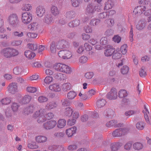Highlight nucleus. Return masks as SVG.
<instances>
[{"mask_svg": "<svg viewBox=\"0 0 151 151\" xmlns=\"http://www.w3.org/2000/svg\"><path fill=\"white\" fill-rule=\"evenodd\" d=\"M56 77L58 79L60 80H64L66 79V75L61 73H58Z\"/></svg>", "mask_w": 151, "mask_h": 151, "instance_id": "nucleus-45", "label": "nucleus"}, {"mask_svg": "<svg viewBox=\"0 0 151 151\" xmlns=\"http://www.w3.org/2000/svg\"><path fill=\"white\" fill-rule=\"evenodd\" d=\"M145 124L143 121H140L137 122L136 125V128L138 130H142L144 128Z\"/></svg>", "mask_w": 151, "mask_h": 151, "instance_id": "nucleus-31", "label": "nucleus"}, {"mask_svg": "<svg viewBox=\"0 0 151 151\" xmlns=\"http://www.w3.org/2000/svg\"><path fill=\"white\" fill-rule=\"evenodd\" d=\"M100 43L102 45H105L107 43V38L105 37H102L100 40Z\"/></svg>", "mask_w": 151, "mask_h": 151, "instance_id": "nucleus-58", "label": "nucleus"}, {"mask_svg": "<svg viewBox=\"0 0 151 151\" xmlns=\"http://www.w3.org/2000/svg\"><path fill=\"white\" fill-rule=\"evenodd\" d=\"M66 121L64 119H60L57 122V127L59 128H62L65 127Z\"/></svg>", "mask_w": 151, "mask_h": 151, "instance_id": "nucleus-22", "label": "nucleus"}, {"mask_svg": "<svg viewBox=\"0 0 151 151\" xmlns=\"http://www.w3.org/2000/svg\"><path fill=\"white\" fill-rule=\"evenodd\" d=\"M122 145V144L120 142L112 143L111 145V150L113 151H116Z\"/></svg>", "mask_w": 151, "mask_h": 151, "instance_id": "nucleus-20", "label": "nucleus"}, {"mask_svg": "<svg viewBox=\"0 0 151 151\" xmlns=\"http://www.w3.org/2000/svg\"><path fill=\"white\" fill-rule=\"evenodd\" d=\"M107 97L109 99H115L117 98V91L115 88H112L111 91L107 94Z\"/></svg>", "mask_w": 151, "mask_h": 151, "instance_id": "nucleus-13", "label": "nucleus"}, {"mask_svg": "<svg viewBox=\"0 0 151 151\" xmlns=\"http://www.w3.org/2000/svg\"><path fill=\"white\" fill-rule=\"evenodd\" d=\"M115 50L114 48L110 45H107L106 49L104 51V54L107 57L111 56L113 55Z\"/></svg>", "mask_w": 151, "mask_h": 151, "instance_id": "nucleus-12", "label": "nucleus"}, {"mask_svg": "<svg viewBox=\"0 0 151 151\" xmlns=\"http://www.w3.org/2000/svg\"><path fill=\"white\" fill-rule=\"evenodd\" d=\"M53 80V78L51 76H48L46 77L44 80L45 83L47 84H49L51 83Z\"/></svg>", "mask_w": 151, "mask_h": 151, "instance_id": "nucleus-43", "label": "nucleus"}, {"mask_svg": "<svg viewBox=\"0 0 151 151\" xmlns=\"http://www.w3.org/2000/svg\"><path fill=\"white\" fill-rule=\"evenodd\" d=\"M132 143L130 142L127 143L124 146V149L127 150H130L132 147Z\"/></svg>", "mask_w": 151, "mask_h": 151, "instance_id": "nucleus-60", "label": "nucleus"}, {"mask_svg": "<svg viewBox=\"0 0 151 151\" xmlns=\"http://www.w3.org/2000/svg\"><path fill=\"white\" fill-rule=\"evenodd\" d=\"M32 8L31 5L29 4H24L22 9L23 10L29 11Z\"/></svg>", "mask_w": 151, "mask_h": 151, "instance_id": "nucleus-41", "label": "nucleus"}, {"mask_svg": "<svg viewBox=\"0 0 151 151\" xmlns=\"http://www.w3.org/2000/svg\"><path fill=\"white\" fill-rule=\"evenodd\" d=\"M128 131V129L126 128L116 129L113 132L112 135L115 137H120L125 135Z\"/></svg>", "mask_w": 151, "mask_h": 151, "instance_id": "nucleus-8", "label": "nucleus"}, {"mask_svg": "<svg viewBox=\"0 0 151 151\" xmlns=\"http://www.w3.org/2000/svg\"><path fill=\"white\" fill-rule=\"evenodd\" d=\"M21 20L22 22L24 24H27L29 23L32 20V14L29 12H25L22 14Z\"/></svg>", "mask_w": 151, "mask_h": 151, "instance_id": "nucleus-6", "label": "nucleus"}, {"mask_svg": "<svg viewBox=\"0 0 151 151\" xmlns=\"http://www.w3.org/2000/svg\"><path fill=\"white\" fill-rule=\"evenodd\" d=\"M145 26V24L143 22L140 21L136 25V28L139 30H141L143 29Z\"/></svg>", "mask_w": 151, "mask_h": 151, "instance_id": "nucleus-36", "label": "nucleus"}, {"mask_svg": "<svg viewBox=\"0 0 151 151\" xmlns=\"http://www.w3.org/2000/svg\"><path fill=\"white\" fill-rule=\"evenodd\" d=\"M146 10L145 6H139L135 7L133 11L134 13L137 15H140Z\"/></svg>", "mask_w": 151, "mask_h": 151, "instance_id": "nucleus-11", "label": "nucleus"}, {"mask_svg": "<svg viewBox=\"0 0 151 151\" xmlns=\"http://www.w3.org/2000/svg\"><path fill=\"white\" fill-rule=\"evenodd\" d=\"M51 12L52 13L54 16H56L58 15L59 13V12L58 9L57 7L53 6L51 9Z\"/></svg>", "mask_w": 151, "mask_h": 151, "instance_id": "nucleus-35", "label": "nucleus"}, {"mask_svg": "<svg viewBox=\"0 0 151 151\" xmlns=\"http://www.w3.org/2000/svg\"><path fill=\"white\" fill-rule=\"evenodd\" d=\"M8 90L9 92L12 93H14L18 91L17 84L13 83L10 84L8 87Z\"/></svg>", "mask_w": 151, "mask_h": 151, "instance_id": "nucleus-17", "label": "nucleus"}, {"mask_svg": "<svg viewBox=\"0 0 151 151\" xmlns=\"http://www.w3.org/2000/svg\"><path fill=\"white\" fill-rule=\"evenodd\" d=\"M7 21L12 25H16L19 21L18 17L16 14H11L8 17Z\"/></svg>", "mask_w": 151, "mask_h": 151, "instance_id": "nucleus-7", "label": "nucleus"}, {"mask_svg": "<svg viewBox=\"0 0 151 151\" xmlns=\"http://www.w3.org/2000/svg\"><path fill=\"white\" fill-rule=\"evenodd\" d=\"M127 91L124 90H121L118 93L119 97L121 98L126 97L127 96Z\"/></svg>", "mask_w": 151, "mask_h": 151, "instance_id": "nucleus-32", "label": "nucleus"}, {"mask_svg": "<svg viewBox=\"0 0 151 151\" xmlns=\"http://www.w3.org/2000/svg\"><path fill=\"white\" fill-rule=\"evenodd\" d=\"M28 46L29 49L33 50H35L37 49V44H28Z\"/></svg>", "mask_w": 151, "mask_h": 151, "instance_id": "nucleus-40", "label": "nucleus"}, {"mask_svg": "<svg viewBox=\"0 0 151 151\" xmlns=\"http://www.w3.org/2000/svg\"><path fill=\"white\" fill-rule=\"evenodd\" d=\"M45 9L42 6H39L38 8V17H41L45 13Z\"/></svg>", "mask_w": 151, "mask_h": 151, "instance_id": "nucleus-37", "label": "nucleus"}, {"mask_svg": "<svg viewBox=\"0 0 151 151\" xmlns=\"http://www.w3.org/2000/svg\"><path fill=\"white\" fill-rule=\"evenodd\" d=\"M71 87L70 84L69 83H66L63 84L62 88L63 91H67L70 89Z\"/></svg>", "mask_w": 151, "mask_h": 151, "instance_id": "nucleus-29", "label": "nucleus"}, {"mask_svg": "<svg viewBox=\"0 0 151 151\" xmlns=\"http://www.w3.org/2000/svg\"><path fill=\"white\" fill-rule=\"evenodd\" d=\"M64 135V133L63 132H60L55 133L53 135V137H63Z\"/></svg>", "mask_w": 151, "mask_h": 151, "instance_id": "nucleus-59", "label": "nucleus"}, {"mask_svg": "<svg viewBox=\"0 0 151 151\" xmlns=\"http://www.w3.org/2000/svg\"><path fill=\"white\" fill-rule=\"evenodd\" d=\"M88 60V58L87 57L83 56L79 58V61L80 63L83 64L86 63Z\"/></svg>", "mask_w": 151, "mask_h": 151, "instance_id": "nucleus-39", "label": "nucleus"}, {"mask_svg": "<svg viewBox=\"0 0 151 151\" xmlns=\"http://www.w3.org/2000/svg\"><path fill=\"white\" fill-rule=\"evenodd\" d=\"M121 56L122 55L120 53L116 51L114 52V53L113 54L112 58L113 59L116 60L120 58Z\"/></svg>", "mask_w": 151, "mask_h": 151, "instance_id": "nucleus-44", "label": "nucleus"}, {"mask_svg": "<svg viewBox=\"0 0 151 151\" xmlns=\"http://www.w3.org/2000/svg\"><path fill=\"white\" fill-rule=\"evenodd\" d=\"M73 112V109L70 107H66L64 110L63 114L65 116L70 117Z\"/></svg>", "mask_w": 151, "mask_h": 151, "instance_id": "nucleus-19", "label": "nucleus"}, {"mask_svg": "<svg viewBox=\"0 0 151 151\" xmlns=\"http://www.w3.org/2000/svg\"><path fill=\"white\" fill-rule=\"evenodd\" d=\"M106 104V100L103 99L98 100L96 103L97 106L99 108H101L104 106Z\"/></svg>", "mask_w": 151, "mask_h": 151, "instance_id": "nucleus-28", "label": "nucleus"}, {"mask_svg": "<svg viewBox=\"0 0 151 151\" xmlns=\"http://www.w3.org/2000/svg\"><path fill=\"white\" fill-rule=\"evenodd\" d=\"M100 22L99 19H93L90 22V24L91 25L94 26L98 25Z\"/></svg>", "mask_w": 151, "mask_h": 151, "instance_id": "nucleus-51", "label": "nucleus"}, {"mask_svg": "<svg viewBox=\"0 0 151 151\" xmlns=\"http://www.w3.org/2000/svg\"><path fill=\"white\" fill-rule=\"evenodd\" d=\"M117 121L113 120L107 122L106 124L107 127L114 126L116 127H121L122 124L121 123L117 124Z\"/></svg>", "mask_w": 151, "mask_h": 151, "instance_id": "nucleus-21", "label": "nucleus"}, {"mask_svg": "<svg viewBox=\"0 0 151 151\" xmlns=\"http://www.w3.org/2000/svg\"><path fill=\"white\" fill-rule=\"evenodd\" d=\"M143 112L144 114V117L147 123L149 122L148 116L149 114V106L147 104H145L144 106Z\"/></svg>", "mask_w": 151, "mask_h": 151, "instance_id": "nucleus-16", "label": "nucleus"}, {"mask_svg": "<svg viewBox=\"0 0 151 151\" xmlns=\"http://www.w3.org/2000/svg\"><path fill=\"white\" fill-rule=\"evenodd\" d=\"M133 147L136 150H139L143 148V146L142 144L139 142H136L133 144Z\"/></svg>", "mask_w": 151, "mask_h": 151, "instance_id": "nucleus-26", "label": "nucleus"}, {"mask_svg": "<svg viewBox=\"0 0 151 151\" xmlns=\"http://www.w3.org/2000/svg\"><path fill=\"white\" fill-rule=\"evenodd\" d=\"M85 49L86 51H90L92 49V47L88 43H86L84 45Z\"/></svg>", "mask_w": 151, "mask_h": 151, "instance_id": "nucleus-62", "label": "nucleus"}, {"mask_svg": "<svg viewBox=\"0 0 151 151\" xmlns=\"http://www.w3.org/2000/svg\"><path fill=\"white\" fill-rule=\"evenodd\" d=\"M75 14V13L74 12H68L66 14V17L68 18H72L74 17Z\"/></svg>", "mask_w": 151, "mask_h": 151, "instance_id": "nucleus-63", "label": "nucleus"}, {"mask_svg": "<svg viewBox=\"0 0 151 151\" xmlns=\"http://www.w3.org/2000/svg\"><path fill=\"white\" fill-rule=\"evenodd\" d=\"M10 99L6 98L2 99L1 101L3 104L6 105L9 104L11 102Z\"/></svg>", "mask_w": 151, "mask_h": 151, "instance_id": "nucleus-56", "label": "nucleus"}, {"mask_svg": "<svg viewBox=\"0 0 151 151\" xmlns=\"http://www.w3.org/2000/svg\"><path fill=\"white\" fill-rule=\"evenodd\" d=\"M76 120L73 118L72 119H69L68 121V125L72 126L76 123Z\"/></svg>", "mask_w": 151, "mask_h": 151, "instance_id": "nucleus-64", "label": "nucleus"}, {"mask_svg": "<svg viewBox=\"0 0 151 151\" xmlns=\"http://www.w3.org/2000/svg\"><path fill=\"white\" fill-rule=\"evenodd\" d=\"M67 45V41L63 40H60L56 44V47L58 49H63L66 47Z\"/></svg>", "mask_w": 151, "mask_h": 151, "instance_id": "nucleus-14", "label": "nucleus"}, {"mask_svg": "<svg viewBox=\"0 0 151 151\" xmlns=\"http://www.w3.org/2000/svg\"><path fill=\"white\" fill-rule=\"evenodd\" d=\"M78 96L80 97L81 99L82 100H85L88 98L86 93L83 94L81 92L79 93Z\"/></svg>", "mask_w": 151, "mask_h": 151, "instance_id": "nucleus-48", "label": "nucleus"}, {"mask_svg": "<svg viewBox=\"0 0 151 151\" xmlns=\"http://www.w3.org/2000/svg\"><path fill=\"white\" fill-rule=\"evenodd\" d=\"M114 6V2L111 0H108L105 3L104 10H107L111 9Z\"/></svg>", "mask_w": 151, "mask_h": 151, "instance_id": "nucleus-18", "label": "nucleus"}, {"mask_svg": "<svg viewBox=\"0 0 151 151\" xmlns=\"http://www.w3.org/2000/svg\"><path fill=\"white\" fill-rule=\"evenodd\" d=\"M19 107V105L15 103H13L11 106L12 109L14 112H16L18 110Z\"/></svg>", "mask_w": 151, "mask_h": 151, "instance_id": "nucleus-49", "label": "nucleus"}, {"mask_svg": "<svg viewBox=\"0 0 151 151\" xmlns=\"http://www.w3.org/2000/svg\"><path fill=\"white\" fill-rule=\"evenodd\" d=\"M4 56L7 58H9L17 56L19 52L17 50L11 47H7L3 49L2 51Z\"/></svg>", "mask_w": 151, "mask_h": 151, "instance_id": "nucleus-2", "label": "nucleus"}, {"mask_svg": "<svg viewBox=\"0 0 151 151\" xmlns=\"http://www.w3.org/2000/svg\"><path fill=\"white\" fill-rule=\"evenodd\" d=\"M47 100V97L43 96H40L38 98V101L40 103L46 102Z\"/></svg>", "mask_w": 151, "mask_h": 151, "instance_id": "nucleus-61", "label": "nucleus"}, {"mask_svg": "<svg viewBox=\"0 0 151 151\" xmlns=\"http://www.w3.org/2000/svg\"><path fill=\"white\" fill-rule=\"evenodd\" d=\"M76 96V93L73 91H70L67 93V97L70 100L74 99Z\"/></svg>", "mask_w": 151, "mask_h": 151, "instance_id": "nucleus-30", "label": "nucleus"}, {"mask_svg": "<svg viewBox=\"0 0 151 151\" xmlns=\"http://www.w3.org/2000/svg\"><path fill=\"white\" fill-rule=\"evenodd\" d=\"M49 88L51 91L55 92H59L61 90L60 84L58 83H55L50 85Z\"/></svg>", "mask_w": 151, "mask_h": 151, "instance_id": "nucleus-9", "label": "nucleus"}, {"mask_svg": "<svg viewBox=\"0 0 151 151\" xmlns=\"http://www.w3.org/2000/svg\"><path fill=\"white\" fill-rule=\"evenodd\" d=\"M129 70V68L127 66H123L121 69V72L123 74H126L127 73Z\"/></svg>", "mask_w": 151, "mask_h": 151, "instance_id": "nucleus-47", "label": "nucleus"}, {"mask_svg": "<svg viewBox=\"0 0 151 151\" xmlns=\"http://www.w3.org/2000/svg\"><path fill=\"white\" fill-rule=\"evenodd\" d=\"M22 71V69L21 68L18 67L15 68L13 69V72L16 75H18Z\"/></svg>", "mask_w": 151, "mask_h": 151, "instance_id": "nucleus-55", "label": "nucleus"}, {"mask_svg": "<svg viewBox=\"0 0 151 151\" xmlns=\"http://www.w3.org/2000/svg\"><path fill=\"white\" fill-rule=\"evenodd\" d=\"M93 73L92 72H88L85 75V77L87 79L91 78L93 76Z\"/></svg>", "mask_w": 151, "mask_h": 151, "instance_id": "nucleus-57", "label": "nucleus"}, {"mask_svg": "<svg viewBox=\"0 0 151 151\" xmlns=\"http://www.w3.org/2000/svg\"><path fill=\"white\" fill-rule=\"evenodd\" d=\"M47 139V137L45 136H38V142H46Z\"/></svg>", "mask_w": 151, "mask_h": 151, "instance_id": "nucleus-52", "label": "nucleus"}, {"mask_svg": "<svg viewBox=\"0 0 151 151\" xmlns=\"http://www.w3.org/2000/svg\"><path fill=\"white\" fill-rule=\"evenodd\" d=\"M80 24V21L79 20L76 19L73 21L69 23L68 25L70 27H77Z\"/></svg>", "mask_w": 151, "mask_h": 151, "instance_id": "nucleus-34", "label": "nucleus"}, {"mask_svg": "<svg viewBox=\"0 0 151 151\" xmlns=\"http://www.w3.org/2000/svg\"><path fill=\"white\" fill-rule=\"evenodd\" d=\"M71 1L73 6L76 7L78 6L79 3L81 0H71Z\"/></svg>", "mask_w": 151, "mask_h": 151, "instance_id": "nucleus-54", "label": "nucleus"}, {"mask_svg": "<svg viewBox=\"0 0 151 151\" xmlns=\"http://www.w3.org/2000/svg\"><path fill=\"white\" fill-rule=\"evenodd\" d=\"M49 149L52 151H62L63 148L61 146L53 145L49 146Z\"/></svg>", "mask_w": 151, "mask_h": 151, "instance_id": "nucleus-23", "label": "nucleus"}, {"mask_svg": "<svg viewBox=\"0 0 151 151\" xmlns=\"http://www.w3.org/2000/svg\"><path fill=\"white\" fill-rule=\"evenodd\" d=\"M35 108L33 106H30L25 109L24 112H25L26 114H27L32 113Z\"/></svg>", "mask_w": 151, "mask_h": 151, "instance_id": "nucleus-42", "label": "nucleus"}, {"mask_svg": "<svg viewBox=\"0 0 151 151\" xmlns=\"http://www.w3.org/2000/svg\"><path fill=\"white\" fill-rule=\"evenodd\" d=\"M53 68L55 70L66 74H70L72 71L71 68L68 65L60 63H55Z\"/></svg>", "mask_w": 151, "mask_h": 151, "instance_id": "nucleus-1", "label": "nucleus"}, {"mask_svg": "<svg viewBox=\"0 0 151 151\" xmlns=\"http://www.w3.org/2000/svg\"><path fill=\"white\" fill-rule=\"evenodd\" d=\"M59 56L64 60H67L73 56L72 52L67 50H62L58 52Z\"/></svg>", "mask_w": 151, "mask_h": 151, "instance_id": "nucleus-5", "label": "nucleus"}, {"mask_svg": "<svg viewBox=\"0 0 151 151\" xmlns=\"http://www.w3.org/2000/svg\"><path fill=\"white\" fill-rule=\"evenodd\" d=\"M76 127H72L66 130V134L68 137H71L76 133Z\"/></svg>", "mask_w": 151, "mask_h": 151, "instance_id": "nucleus-15", "label": "nucleus"}, {"mask_svg": "<svg viewBox=\"0 0 151 151\" xmlns=\"http://www.w3.org/2000/svg\"><path fill=\"white\" fill-rule=\"evenodd\" d=\"M127 45L126 44H124L122 45L121 47V52L123 55L125 54L127 52Z\"/></svg>", "mask_w": 151, "mask_h": 151, "instance_id": "nucleus-50", "label": "nucleus"}, {"mask_svg": "<svg viewBox=\"0 0 151 151\" xmlns=\"http://www.w3.org/2000/svg\"><path fill=\"white\" fill-rule=\"evenodd\" d=\"M57 106V104L54 101H52L48 103L46 106V109L48 110L53 109Z\"/></svg>", "mask_w": 151, "mask_h": 151, "instance_id": "nucleus-24", "label": "nucleus"}, {"mask_svg": "<svg viewBox=\"0 0 151 151\" xmlns=\"http://www.w3.org/2000/svg\"><path fill=\"white\" fill-rule=\"evenodd\" d=\"M57 124L55 120H51L47 122L44 123L43 127L46 129H50L54 128Z\"/></svg>", "mask_w": 151, "mask_h": 151, "instance_id": "nucleus-10", "label": "nucleus"}, {"mask_svg": "<svg viewBox=\"0 0 151 151\" xmlns=\"http://www.w3.org/2000/svg\"><path fill=\"white\" fill-rule=\"evenodd\" d=\"M24 54L25 56L27 58L30 59L33 58L35 56V53L30 50L25 51Z\"/></svg>", "mask_w": 151, "mask_h": 151, "instance_id": "nucleus-25", "label": "nucleus"}, {"mask_svg": "<svg viewBox=\"0 0 151 151\" xmlns=\"http://www.w3.org/2000/svg\"><path fill=\"white\" fill-rule=\"evenodd\" d=\"M38 27V23L37 22H33L29 24L28 26V28L32 31H35L37 29Z\"/></svg>", "mask_w": 151, "mask_h": 151, "instance_id": "nucleus-27", "label": "nucleus"}, {"mask_svg": "<svg viewBox=\"0 0 151 151\" xmlns=\"http://www.w3.org/2000/svg\"><path fill=\"white\" fill-rule=\"evenodd\" d=\"M145 15L146 16H150L148 19V21L150 22L151 21V9H149L145 12L144 13Z\"/></svg>", "mask_w": 151, "mask_h": 151, "instance_id": "nucleus-53", "label": "nucleus"}, {"mask_svg": "<svg viewBox=\"0 0 151 151\" xmlns=\"http://www.w3.org/2000/svg\"><path fill=\"white\" fill-rule=\"evenodd\" d=\"M31 99V96L29 95H25L22 99V104H26L29 103Z\"/></svg>", "mask_w": 151, "mask_h": 151, "instance_id": "nucleus-33", "label": "nucleus"}, {"mask_svg": "<svg viewBox=\"0 0 151 151\" xmlns=\"http://www.w3.org/2000/svg\"><path fill=\"white\" fill-rule=\"evenodd\" d=\"M55 44L54 42H52L50 45V50L52 53H55L56 50L55 47Z\"/></svg>", "mask_w": 151, "mask_h": 151, "instance_id": "nucleus-38", "label": "nucleus"}, {"mask_svg": "<svg viewBox=\"0 0 151 151\" xmlns=\"http://www.w3.org/2000/svg\"><path fill=\"white\" fill-rule=\"evenodd\" d=\"M27 91L29 93H35L37 91V88L35 87L28 86L27 88Z\"/></svg>", "mask_w": 151, "mask_h": 151, "instance_id": "nucleus-46", "label": "nucleus"}, {"mask_svg": "<svg viewBox=\"0 0 151 151\" xmlns=\"http://www.w3.org/2000/svg\"><path fill=\"white\" fill-rule=\"evenodd\" d=\"M99 10L98 5L96 6L91 3L89 4L87 6L85 14L89 16H91L96 12H99Z\"/></svg>", "mask_w": 151, "mask_h": 151, "instance_id": "nucleus-4", "label": "nucleus"}, {"mask_svg": "<svg viewBox=\"0 0 151 151\" xmlns=\"http://www.w3.org/2000/svg\"><path fill=\"white\" fill-rule=\"evenodd\" d=\"M45 110L43 109H41L39 111V116H38V121L40 122H42L44 121V118L45 117L48 120H50L52 119L54 117V114L51 112L48 113L46 114L45 116H44Z\"/></svg>", "mask_w": 151, "mask_h": 151, "instance_id": "nucleus-3", "label": "nucleus"}]
</instances>
